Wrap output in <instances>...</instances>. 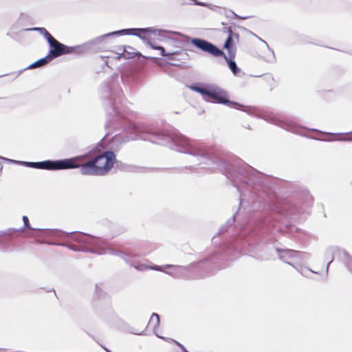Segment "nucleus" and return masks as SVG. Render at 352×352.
Segmentation results:
<instances>
[{"label":"nucleus","mask_w":352,"mask_h":352,"mask_svg":"<svg viewBox=\"0 0 352 352\" xmlns=\"http://www.w3.org/2000/svg\"><path fill=\"white\" fill-rule=\"evenodd\" d=\"M3 165L2 162L0 161V175L2 174Z\"/></svg>","instance_id":"obj_44"},{"label":"nucleus","mask_w":352,"mask_h":352,"mask_svg":"<svg viewBox=\"0 0 352 352\" xmlns=\"http://www.w3.org/2000/svg\"><path fill=\"white\" fill-rule=\"evenodd\" d=\"M232 38H236V41H239V34L236 32L232 34Z\"/></svg>","instance_id":"obj_41"},{"label":"nucleus","mask_w":352,"mask_h":352,"mask_svg":"<svg viewBox=\"0 0 352 352\" xmlns=\"http://www.w3.org/2000/svg\"><path fill=\"white\" fill-rule=\"evenodd\" d=\"M120 79L126 82V74L120 76L114 73L99 86L98 94L107 113L106 127L121 129L104 145V140L109 133L96 143L88 152L79 155L60 160H51V170H74L79 168L84 176L102 177L113 168L115 153L121 146L131 140H147L155 144L168 146L179 153L197 158L199 164L219 166L230 162L219 157L217 151L202 143L189 140L177 130L161 129L154 126L138 124L126 118L118 104L122 103L123 91L120 86Z\"/></svg>","instance_id":"obj_2"},{"label":"nucleus","mask_w":352,"mask_h":352,"mask_svg":"<svg viewBox=\"0 0 352 352\" xmlns=\"http://www.w3.org/2000/svg\"><path fill=\"white\" fill-rule=\"evenodd\" d=\"M223 49L227 50L228 54H236V48L234 45V39L232 36H228L226 38L224 44H223Z\"/></svg>","instance_id":"obj_23"},{"label":"nucleus","mask_w":352,"mask_h":352,"mask_svg":"<svg viewBox=\"0 0 352 352\" xmlns=\"http://www.w3.org/2000/svg\"><path fill=\"white\" fill-rule=\"evenodd\" d=\"M131 333H133L134 335H138V336H144L145 335L144 331L139 332V331H131Z\"/></svg>","instance_id":"obj_40"},{"label":"nucleus","mask_w":352,"mask_h":352,"mask_svg":"<svg viewBox=\"0 0 352 352\" xmlns=\"http://www.w3.org/2000/svg\"><path fill=\"white\" fill-rule=\"evenodd\" d=\"M120 50H122V52H116L117 56H115V60H119L121 58L130 59L132 58H135L138 60L140 58H155L149 56H144L142 54L141 52L135 51L133 47L130 46L120 45Z\"/></svg>","instance_id":"obj_12"},{"label":"nucleus","mask_w":352,"mask_h":352,"mask_svg":"<svg viewBox=\"0 0 352 352\" xmlns=\"http://www.w3.org/2000/svg\"><path fill=\"white\" fill-rule=\"evenodd\" d=\"M223 174L238 192L240 202L232 217L219 228L217 234H227L230 240L204 260L190 265L202 271L201 278L228 265L241 254L252 252L257 244L261 246L263 260L274 258L279 242L273 237L274 232L289 238L304 240L307 232L287 222L308 212L313 197L307 189L295 186L289 199L278 204L274 200L276 179L257 170L237 159L224 164Z\"/></svg>","instance_id":"obj_1"},{"label":"nucleus","mask_w":352,"mask_h":352,"mask_svg":"<svg viewBox=\"0 0 352 352\" xmlns=\"http://www.w3.org/2000/svg\"><path fill=\"white\" fill-rule=\"evenodd\" d=\"M24 31H36L39 32V34H42L43 36H44V38L45 41H52L54 39L53 36L51 35V34L45 29V28L42 27H34V28H26L24 30Z\"/></svg>","instance_id":"obj_24"},{"label":"nucleus","mask_w":352,"mask_h":352,"mask_svg":"<svg viewBox=\"0 0 352 352\" xmlns=\"http://www.w3.org/2000/svg\"><path fill=\"white\" fill-rule=\"evenodd\" d=\"M21 166L36 168L39 170H51V160H45L41 162H21Z\"/></svg>","instance_id":"obj_15"},{"label":"nucleus","mask_w":352,"mask_h":352,"mask_svg":"<svg viewBox=\"0 0 352 352\" xmlns=\"http://www.w3.org/2000/svg\"><path fill=\"white\" fill-rule=\"evenodd\" d=\"M3 75H2V76H0V77H3Z\"/></svg>","instance_id":"obj_51"},{"label":"nucleus","mask_w":352,"mask_h":352,"mask_svg":"<svg viewBox=\"0 0 352 352\" xmlns=\"http://www.w3.org/2000/svg\"><path fill=\"white\" fill-rule=\"evenodd\" d=\"M164 267L165 269H170V268H179V267L177 265H172L170 264H166L164 266L157 265H153L151 266H148L149 270H155L157 272H162L161 268Z\"/></svg>","instance_id":"obj_28"},{"label":"nucleus","mask_w":352,"mask_h":352,"mask_svg":"<svg viewBox=\"0 0 352 352\" xmlns=\"http://www.w3.org/2000/svg\"><path fill=\"white\" fill-rule=\"evenodd\" d=\"M273 249L276 250V256L282 262H285V260L288 258H296L300 260H304L310 257V255L305 252H300L289 248H281L276 245L273 246Z\"/></svg>","instance_id":"obj_10"},{"label":"nucleus","mask_w":352,"mask_h":352,"mask_svg":"<svg viewBox=\"0 0 352 352\" xmlns=\"http://www.w3.org/2000/svg\"><path fill=\"white\" fill-rule=\"evenodd\" d=\"M53 60H54L53 58H51V57L47 56H44L43 58H40L38 60H35L34 63L29 65V66L26 67V68H25V69H23L22 70L19 71L17 76L21 75V73L23 72H24V71H26V70H28V69H33V68L44 67L47 64L50 63V61H52Z\"/></svg>","instance_id":"obj_18"},{"label":"nucleus","mask_w":352,"mask_h":352,"mask_svg":"<svg viewBox=\"0 0 352 352\" xmlns=\"http://www.w3.org/2000/svg\"><path fill=\"white\" fill-rule=\"evenodd\" d=\"M230 14H232V19H241V20H245V19H248L251 17L250 16H240V15L234 13L232 10H230Z\"/></svg>","instance_id":"obj_32"},{"label":"nucleus","mask_w":352,"mask_h":352,"mask_svg":"<svg viewBox=\"0 0 352 352\" xmlns=\"http://www.w3.org/2000/svg\"><path fill=\"white\" fill-rule=\"evenodd\" d=\"M98 58H100L102 60H104V64L101 66L102 69H104V67H108V56H98Z\"/></svg>","instance_id":"obj_36"},{"label":"nucleus","mask_w":352,"mask_h":352,"mask_svg":"<svg viewBox=\"0 0 352 352\" xmlns=\"http://www.w3.org/2000/svg\"><path fill=\"white\" fill-rule=\"evenodd\" d=\"M283 262H284V263H285L287 265H289V266H292V267L294 266L292 263H290L289 261H287V259H285V261H283Z\"/></svg>","instance_id":"obj_43"},{"label":"nucleus","mask_w":352,"mask_h":352,"mask_svg":"<svg viewBox=\"0 0 352 352\" xmlns=\"http://www.w3.org/2000/svg\"><path fill=\"white\" fill-rule=\"evenodd\" d=\"M184 60H166V64L172 66V67H180L182 65V63H184Z\"/></svg>","instance_id":"obj_31"},{"label":"nucleus","mask_w":352,"mask_h":352,"mask_svg":"<svg viewBox=\"0 0 352 352\" xmlns=\"http://www.w3.org/2000/svg\"><path fill=\"white\" fill-rule=\"evenodd\" d=\"M1 161H3L10 164H18V165H21V162H22V161H20V160H12V159L0 155V162H1Z\"/></svg>","instance_id":"obj_30"},{"label":"nucleus","mask_w":352,"mask_h":352,"mask_svg":"<svg viewBox=\"0 0 352 352\" xmlns=\"http://www.w3.org/2000/svg\"><path fill=\"white\" fill-rule=\"evenodd\" d=\"M294 268H295V270H296L298 271V272H299L300 274H302V276H307V274L309 273H313V274H317L316 272H314V271L311 270L310 269L305 267L304 266H302V265H299L298 267L294 266Z\"/></svg>","instance_id":"obj_27"},{"label":"nucleus","mask_w":352,"mask_h":352,"mask_svg":"<svg viewBox=\"0 0 352 352\" xmlns=\"http://www.w3.org/2000/svg\"><path fill=\"white\" fill-rule=\"evenodd\" d=\"M215 239V236H213V239H212V240H214Z\"/></svg>","instance_id":"obj_48"},{"label":"nucleus","mask_w":352,"mask_h":352,"mask_svg":"<svg viewBox=\"0 0 352 352\" xmlns=\"http://www.w3.org/2000/svg\"><path fill=\"white\" fill-rule=\"evenodd\" d=\"M13 352H23V351H13Z\"/></svg>","instance_id":"obj_49"},{"label":"nucleus","mask_w":352,"mask_h":352,"mask_svg":"<svg viewBox=\"0 0 352 352\" xmlns=\"http://www.w3.org/2000/svg\"><path fill=\"white\" fill-rule=\"evenodd\" d=\"M160 324V316L158 315V314L153 313L151 315V318H150L148 321V326H151V327L153 328V331H154L155 336L160 338L161 339L165 340L166 338L164 336H161L157 333Z\"/></svg>","instance_id":"obj_20"},{"label":"nucleus","mask_w":352,"mask_h":352,"mask_svg":"<svg viewBox=\"0 0 352 352\" xmlns=\"http://www.w3.org/2000/svg\"><path fill=\"white\" fill-rule=\"evenodd\" d=\"M238 28H240L244 31H246L249 33H250V34L256 36V38H258V40L261 41V42L264 43V44H265V46L267 47V49L268 50H270V53H271V58H267V59H265V62L267 63H276V56L274 55V50L272 49H271L270 47H269L268 46V44L267 42H265V40L261 38L259 36H258L256 34H255L254 33L252 32V31L250 30H248V29H246V28L245 27H243V26H238Z\"/></svg>","instance_id":"obj_22"},{"label":"nucleus","mask_w":352,"mask_h":352,"mask_svg":"<svg viewBox=\"0 0 352 352\" xmlns=\"http://www.w3.org/2000/svg\"><path fill=\"white\" fill-rule=\"evenodd\" d=\"M171 342H174V344H175L176 345H177L179 348H181L182 352H190L188 351L186 347L184 346V344H182L181 342L175 340H173V339H170Z\"/></svg>","instance_id":"obj_35"},{"label":"nucleus","mask_w":352,"mask_h":352,"mask_svg":"<svg viewBox=\"0 0 352 352\" xmlns=\"http://www.w3.org/2000/svg\"><path fill=\"white\" fill-rule=\"evenodd\" d=\"M324 260H329L327 263L326 276L328 274V268L330 264L332 263L335 258L342 261L344 263L346 268L348 269L352 274V257L349 254L346 250H342L337 246H329L324 250Z\"/></svg>","instance_id":"obj_7"},{"label":"nucleus","mask_w":352,"mask_h":352,"mask_svg":"<svg viewBox=\"0 0 352 352\" xmlns=\"http://www.w3.org/2000/svg\"><path fill=\"white\" fill-rule=\"evenodd\" d=\"M23 226L19 228H10L6 230L0 231V251L7 252L10 248L19 244L18 236L24 228H31L29 219L27 216H23Z\"/></svg>","instance_id":"obj_6"},{"label":"nucleus","mask_w":352,"mask_h":352,"mask_svg":"<svg viewBox=\"0 0 352 352\" xmlns=\"http://www.w3.org/2000/svg\"><path fill=\"white\" fill-rule=\"evenodd\" d=\"M214 84H206L202 82H195L190 86V90L200 94L203 96L210 88L214 86Z\"/></svg>","instance_id":"obj_19"},{"label":"nucleus","mask_w":352,"mask_h":352,"mask_svg":"<svg viewBox=\"0 0 352 352\" xmlns=\"http://www.w3.org/2000/svg\"><path fill=\"white\" fill-rule=\"evenodd\" d=\"M85 53H89V52L84 44L75 46H67L66 47V54H75L76 56H80Z\"/></svg>","instance_id":"obj_21"},{"label":"nucleus","mask_w":352,"mask_h":352,"mask_svg":"<svg viewBox=\"0 0 352 352\" xmlns=\"http://www.w3.org/2000/svg\"><path fill=\"white\" fill-rule=\"evenodd\" d=\"M155 50H160V56L165 57L166 60H186L188 58V54L182 52V50L166 52V50L163 46L158 47V49Z\"/></svg>","instance_id":"obj_14"},{"label":"nucleus","mask_w":352,"mask_h":352,"mask_svg":"<svg viewBox=\"0 0 352 352\" xmlns=\"http://www.w3.org/2000/svg\"><path fill=\"white\" fill-rule=\"evenodd\" d=\"M221 25L224 26L222 28V32L228 34V36H232V34H234L233 31L239 27V25H236L234 23H230V25L226 26V23L224 22H221Z\"/></svg>","instance_id":"obj_26"},{"label":"nucleus","mask_w":352,"mask_h":352,"mask_svg":"<svg viewBox=\"0 0 352 352\" xmlns=\"http://www.w3.org/2000/svg\"><path fill=\"white\" fill-rule=\"evenodd\" d=\"M54 292V290L53 289H48L47 290V292ZM54 293L56 294V292H54Z\"/></svg>","instance_id":"obj_45"},{"label":"nucleus","mask_w":352,"mask_h":352,"mask_svg":"<svg viewBox=\"0 0 352 352\" xmlns=\"http://www.w3.org/2000/svg\"><path fill=\"white\" fill-rule=\"evenodd\" d=\"M133 267L136 269L138 271H143L145 270H149L147 265H134Z\"/></svg>","instance_id":"obj_38"},{"label":"nucleus","mask_w":352,"mask_h":352,"mask_svg":"<svg viewBox=\"0 0 352 352\" xmlns=\"http://www.w3.org/2000/svg\"><path fill=\"white\" fill-rule=\"evenodd\" d=\"M192 1V5L199 6H205L210 8V5L206 2L199 1L198 0H191Z\"/></svg>","instance_id":"obj_34"},{"label":"nucleus","mask_w":352,"mask_h":352,"mask_svg":"<svg viewBox=\"0 0 352 352\" xmlns=\"http://www.w3.org/2000/svg\"><path fill=\"white\" fill-rule=\"evenodd\" d=\"M116 54V52H121V50H120V46H116V50L113 51Z\"/></svg>","instance_id":"obj_42"},{"label":"nucleus","mask_w":352,"mask_h":352,"mask_svg":"<svg viewBox=\"0 0 352 352\" xmlns=\"http://www.w3.org/2000/svg\"><path fill=\"white\" fill-rule=\"evenodd\" d=\"M144 43H145L146 44H147L148 46L150 47V48L153 49V50H157L158 49V47H162L161 45H156V44H154L153 42H151L150 40H147V41H144Z\"/></svg>","instance_id":"obj_33"},{"label":"nucleus","mask_w":352,"mask_h":352,"mask_svg":"<svg viewBox=\"0 0 352 352\" xmlns=\"http://www.w3.org/2000/svg\"><path fill=\"white\" fill-rule=\"evenodd\" d=\"M244 127H245V129H251V128H250V126H249V125L245 126H244Z\"/></svg>","instance_id":"obj_46"},{"label":"nucleus","mask_w":352,"mask_h":352,"mask_svg":"<svg viewBox=\"0 0 352 352\" xmlns=\"http://www.w3.org/2000/svg\"><path fill=\"white\" fill-rule=\"evenodd\" d=\"M172 171L173 173L177 174H184V173H197V168L194 166H185L179 168H172Z\"/></svg>","instance_id":"obj_25"},{"label":"nucleus","mask_w":352,"mask_h":352,"mask_svg":"<svg viewBox=\"0 0 352 352\" xmlns=\"http://www.w3.org/2000/svg\"><path fill=\"white\" fill-rule=\"evenodd\" d=\"M47 42L48 44V52L47 54V56L55 59L61 56L66 55V45L60 43L56 38L47 41Z\"/></svg>","instance_id":"obj_13"},{"label":"nucleus","mask_w":352,"mask_h":352,"mask_svg":"<svg viewBox=\"0 0 352 352\" xmlns=\"http://www.w3.org/2000/svg\"><path fill=\"white\" fill-rule=\"evenodd\" d=\"M161 37L169 40L171 45L179 49H182L190 43L195 49L210 56H219L223 54L221 49L203 38H192L180 32L171 30L165 32V34H163V36H161Z\"/></svg>","instance_id":"obj_4"},{"label":"nucleus","mask_w":352,"mask_h":352,"mask_svg":"<svg viewBox=\"0 0 352 352\" xmlns=\"http://www.w3.org/2000/svg\"><path fill=\"white\" fill-rule=\"evenodd\" d=\"M271 122L283 129L289 131V133L300 135H302V130L306 129L305 127L289 120H279L278 118H273V120H272Z\"/></svg>","instance_id":"obj_11"},{"label":"nucleus","mask_w":352,"mask_h":352,"mask_svg":"<svg viewBox=\"0 0 352 352\" xmlns=\"http://www.w3.org/2000/svg\"><path fill=\"white\" fill-rule=\"evenodd\" d=\"M88 336H89L91 338H92L93 340L96 341V338L94 337V336H93V335H91V334H90V333H88ZM96 342H97V341H96ZM98 344H99V346H101V348H102V349H103V350H104V351H106V352H112V351H111L109 349H107V346H105L102 345V344H100V343H99V342H98Z\"/></svg>","instance_id":"obj_37"},{"label":"nucleus","mask_w":352,"mask_h":352,"mask_svg":"<svg viewBox=\"0 0 352 352\" xmlns=\"http://www.w3.org/2000/svg\"><path fill=\"white\" fill-rule=\"evenodd\" d=\"M350 134H352V131L350 132Z\"/></svg>","instance_id":"obj_50"},{"label":"nucleus","mask_w":352,"mask_h":352,"mask_svg":"<svg viewBox=\"0 0 352 352\" xmlns=\"http://www.w3.org/2000/svg\"><path fill=\"white\" fill-rule=\"evenodd\" d=\"M230 10H224V11H225V16L227 19H231V17L232 16V14L230 13Z\"/></svg>","instance_id":"obj_39"},{"label":"nucleus","mask_w":352,"mask_h":352,"mask_svg":"<svg viewBox=\"0 0 352 352\" xmlns=\"http://www.w3.org/2000/svg\"><path fill=\"white\" fill-rule=\"evenodd\" d=\"M235 56L236 54H228L226 56L224 52L223 54L220 56H216L217 58L223 57L225 59L226 63H227L228 67H229L230 72H232V74L234 76L239 75L241 72V68L238 67L235 62Z\"/></svg>","instance_id":"obj_16"},{"label":"nucleus","mask_w":352,"mask_h":352,"mask_svg":"<svg viewBox=\"0 0 352 352\" xmlns=\"http://www.w3.org/2000/svg\"><path fill=\"white\" fill-rule=\"evenodd\" d=\"M45 243L62 246L75 252H88L98 255L109 254L117 256L129 263L131 256L120 250L108 246L107 241L80 231L66 232L58 229H45Z\"/></svg>","instance_id":"obj_3"},{"label":"nucleus","mask_w":352,"mask_h":352,"mask_svg":"<svg viewBox=\"0 0 352 352\" xmlns=\"http://www.w3.org/2000/svg\"><path fill=\"white\" fill-rule=\"evenodd\" d=\"M113 36H118L115 31L98 36L85 43L84 45L89 53H98L107 51L109 48L108 45L110 43V38Z\"/></svg>","instance_id":"obj_9"},{"label":"nucleus","mask_w":352,"mask_h":352,"mask_svg":"<svg viewBox=\"0 0 352 352\" xmlns=\"http://www.w3.org/2000/svg\"><path fill=\"white\" fill-rule=\"evenodd\" d=\"M96 296L100 300L108 299L107 293L100 288L98 285H96Z\"/></svg>","instance_id":"obj_29"},{"label":"nucleus","mask_w":352,"mask_h":352,"mask_svg":"<svg viewBox=\"0 0 352 352\" xmlns=\"http://www.w3.org/2000/svg\"><path fill=\"white\" fill-rule=\"evenodd\" d=\"M117 36H134L142 41H147L149 38L147 36L150 34L158 35L160 36H163V34L164 32H167V30L163 29L154 28L152 27L148 28H128L122 29L120 30H115Z\"/></svg>","instance_id":"obj_8"},{"label":"nucleus","mask_w":352,"mask_h":352,"mask_svg":"<svg viewBox=\"0 0 352 352\" xmlns=\"http://www.w3.org/2000/svg\"><path fill=\"white\" fill-rule=\"evenodd\" d=\"M202 97L209 102L223 104L230 109L245 112L249 116H255L256 115L257 109L254 106H245L240 102L230 100L228 98V92L215 84L204 94Z\"/></svg>","instance_id":"obj_5"},{"label":"nucleus","mask_w":352,"mask_h":352,"mask_svg":"<svg viewBox=\"0 0 352 352\" xmlns=\"http://www.w3.org/2000/svg\"><path fill=\"white\" fill-rule=\"evenodd\" d=\"M166 274H168L171 275V276L173 275V274L171 272H166Z\"/></svg>","instance_id":"obj_47"},{"label":"nucleus","mask_w":352,"mask_h":352,"mask_svg":"<svg viewBox=\"0 0 352 352\" xmlns=\"http://www.w3.org/2000/svg\"><path fill=\"white\" fill-rule=\"evenodd\" d=\"M115 165L116 168L125 173H138L139 170L142 168L141 167L134 166L133 164L123 163L120 161L117 160L116 157H115L114 164H113V166Z\"/></svg>","instance_id":"obj_17"}]
</instances>
